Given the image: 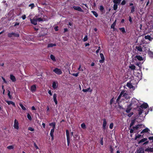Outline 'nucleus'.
I'll list each match as a JSON object with an SVG mask.
<instances>
[{
  "label": "nucleus",
  "mask_w": 153,
  "mask_h": 153,
  "mask_svg": "<svg viewBox=\"0 0 153 153\" xmlns=\"http://www.w3.org/2000/svg\"><path fill=\"white\" fill-rule=\"evenodd\" d=\"M137 82L134 79H132L129 82H127L126 86L131 91H134L137 88Z\"/></svg>",
  "instance_id": "1"
},
{
  "label": "nucleus",
  "mask_w": 153,
  "mask_h": 153,
  "mask_svg": "<svg viewBox=\"0 0 153 153\" xmlns=\"http://www.w3.org/2000/svg\"><path fill=\"white\" fill-rule=\"evenodd\" d=\"M43 21H44V20L42 16H40L39 15L35 16L33 19L30 18L31 23L34 25L37 24V22H40Z\"/></svg>",
  "instance_id": "2"
},
{
  "label": "nucleus",
  "mask_w": 153,
  "mask_h": 153,
  "mask_svg": "<svg viewBox=\"0 0 153 153\" xmlns=\"http://www.w3.org/2000/svg\"><path fill=\"white\" fill-rule=\"evenodd\" d=\"M122 97H123V99H126V100L129 99L130 97L127 92L125 91H122L121 92L117 99V101L119 100Z\"/></svg>",
  "instance_id": "3"
},
{
  "label": "nucleus",
  "mask_w": 153,
  "mask_h": 153,
  "mask_svg": "<svg viewBox=\"0 0 153 153\" xmlns=\"http://www.w3.org/2000/svg\"><path fill=\"white\" fill-rule=\"evenodd\" d=\"M139 102L135 98H133L132 100L131 103L129 105V106H134L137 105L138 106V103Z\"/></svg>",
  "instance_id": "4"
},
{
  "label": "nucleus",
  "mask_w": 153,
  "mask_h": 153,
  "mask_svg": "<svg viewBox=\"0 0 153 153\" xmlns=\"http://www.w3.org/2000/svg\"><path fill=\"white\" fill-rule=\"evenodd\" d=\"M53 71L58 75H60L62 73V72L61 70L60 69L57 68H56L54 69Z\"/></svg>",
  "instance_id": "5"
},
{
  "label": "nucleus",
  "mask_w": 153,
  "mask_h": 153,
  "mask_svg": "<svg viewBox=\"0 0 153 153\" xmlns=\"http://www.w3.org/2000/svg\"><path fill=\"white\" fill-rule=\"evenodd\" d=\"M14 128L17 130L19 129V124L17 120L15 119L14 121V123L13 125Z\"/></svg>",
  "instance_id": "6"
},
{
  "label": "nucleus",
  "mask_w": 153,
  "mask_h": 153,
  "mask_svg": "<svg viewBox=\"0 0 153 153\" xmlns=\"http://www.w3.org/2000/svg\"><path fill=\"white\" fill-rule=\"evenodd\" d=\"M138 129H137V126H135L133 127V129H131L130 130V132L131 133H132L134 132H139L140 131V130H139L138 131Z\"/></svg>",
  "instance_id": "7"
},
{
  "label": "nucleus",
  "mask_w": 153,
  "mask_h": 153,
  "mask_svg": "<svg viewBox=\"0 0 153 153\" xmlns=\"http://www.w3.org/2000/svg\"><path fill=\"white\" fill-rule=\"evenodd\" d=\"M73 8L75 10H77L78 11L81 12H83V10L81 8L79 7V6H74L73 7Z\"/></svg>",
  "instance_id": "8"
},
{
  "label": "nucleus",
  "mask_w": 153,
  "mask_h": 153,
  "mask_svg": "<svg viewBox=\"0 0 153 153\" xmlns=\"http://www.w3.org/2000/svg\"><path fill=\"white\" fill-rule=\"evenodd\" d=\"M103 123L102 125V128L103 130H105L106 127L107 122L105 119L104 118L103 119Z\"/></svg>",
  "instance_id": "9"
},
{
  "label": "nucleus",
  "mask_w": 153,
  "mask_h": 153,
  "mask_svg": "<svg viewBox=\"0 0 153 153\" xmlns=\"http://www.w3.org/2000/svg\"><path fill=\"white\" fill-rule=\"evenodd\" d=\"M100 57L101 58V59L100 60L99 62L101 63H102L105 60V58L104 55L102 53H100Z\"/></svg>",
  "instance_id": "10"
},
{
  "label": "nucleus",
  "mask_w": 153,
  "mask_h": 153,
  "mask_svg": "<svg viewBox=\"0 0 153 153\" xmlns=\"http://www.w3.org/2000/svg\"><path fill=\"white\" fill-rule=\"evenodd\" d=\"M10 78L11 80L13 82H15L16 81V79L15 77L13 74H10Z\"/></svg>",
  "instance_id": "11"
},
{
  "label": "nucleus",
  "mask_w": 153,
  "mask_h": 153,
  "mask_svg": "<svg viewBox=\"0 0 153 153\" xmlns=\"http://www.w3.org/2000/svg\"><path fill=\"white\" fill-rule=\"evenodd\" d=\"M140 107L142 108H146L148 107V105L147 103H143L140 105Z\"/></svg>",
  "instance_id": "12"
},
{
  "label": "nucleus",
  "mask_w": 153,
  "mask_h": 153,
  "mask_svg": "<svg viewBox=\"0 0 153 153\" xmlns=\"http://www.w3.org/2000/svg\"><path fill=\"white\" fill-rule=\"evenodd\" d=\"M36 90V85H33L31 86L30 90L33 93Z\"/></svg>",
  "instance_id": "13"
},
{
  "label": "nucleus",
  "mask_w": 153,
  "mask_h": 153,
  "mask_svg": "<svg viewBox=\"0 0 153 153\" xmlns=\"http://www.w3.org/2000/svg\"><path fill=\"white\" fill-rule=\"evenodd\" d=\"M149 129L147 128H146L142 130V131L140 132V134H142L143 133H148L149 132Z\"/></svg>",
  "instance_id": "14"
},
{
  "label": "nucleus",
  "mask_w": 153,
  "mask_h": 153,
  "mask_svg": "<svg viewBox=\"0 0 153 153\" xmlns=\"http://www.w3.org/2000/svg\"><path fill=\"white\" fill-rule=\"evenodd\" d=\"M145 151L147 152H153V148L148 147L145 150Z\"/></svg>",
  "instance_id": "15"
},
{
  "label": "nucleus",
  "mask_w": 153,
  "mask_h": 153,
  "mask_svg": "<svg viewBox=\"0 0 153 153\" xmlns=\"http://www.w3.org/2000/svg\"><path fill=\"white\" fill-rule=\"evenodd\" d=\"M52 87L54 89H56L57 87V82H53L52 83Z\"/></svg>",
  "instance_id": "16"
},
{
  "label": "nucleus",
  "mask_w": 153,
  "mask_h": 153,
  "mask_svg": "<svg viewBox=\"0 0 153 153\" xmlns=\"http://www.w3.org/2000/svg\"><path fill=\"white\" fill-rule=\"evenodd\" d=\"M5 101L8 105H12L14 106H15V104L12 101H8L6 100H5Z\"/></svg>",
  "instance_id": "17"
},
{
  "label": "nucleus",
  "mask_w": 153,
  "mask_h": 153,
  "mask_svg": "<svg viewBox=\"0 0 153 153\" xmlns=\"http://www.w3.org/2000/svg\"><path fill=\"white\" fill-rule=\"evenodd\" d=\"M57 95L56 94H54L53 95V101L55 102V104L56 105L57 103V101L56 100Z\"/></svg>",
  "instance_id": "18"
},
{
  "label": "nucleus",
  "mask_w": 153,
  "mask_h": 153,
  "mask_svg": "<svg viewBox=\"0 0 153 153\" xmlns=\"http://www.w3.org/2000/svg\"><path fill=\"white\" fill-rule=\"evenodd\" d=\"M137 151V153H144V149L142 147L139 148Z\"/></svg>",
  "instance_id": "19"
},
{
  "label": "nucleus",
  "mask_w": 153,
  "mask_h": 153,
  "mask_svg": "<svg viewBox=\"0 0 153 153\" xmlns=\"http://www.w3.org/2000/svg\"><path fill=\"white\" fill-rule=\"evenodd\" d=\"M145 38L146 39H148L149 41H152L153 39V38L151 37V36H150L148 35L146 36H145Z\"/></svg>",
  "instance_id": "20"
},
{
  "label": "nucleus",
  "mask_w": 153,
  "mask_h": 153,
  "mask_svg": "<svg viewBox=\"0 0 153 153\" xmlns=\"http://www.w3.org/2000/svg\"><path fill=\"white\" fill-rule=\"evenodd\" d=\"M136 49L138 51H139L140 52H141L142 51V49L141 46H136Z\"/></svg>",
  "instance_id": "21"
},
{
  "label": "nucleus",
  "mask_w": 153,
  "mask_h": 153,
  "mask_svg": "<svg viewBox=\"0 0 153 153\" xmlns=\"http://www.w3.org/2000/svg\"><path fill=\"white\" fill-rule=\"evenodd\" d=\"M135 58L139 61H142L143 60V58L140 56H136Z\"/></svg>",
  "instance_id": "22"
},
{
  "label": "nucleus",
  "mask_w": 153,
  "mask_h": 153,
  "mask_svg": "<svg viewBox=\"0 0 153 153\" xmlns=\"http://www.w3.org/2000/svg\"><path fill=\"white\" fill-rule=\"evenodd\" d=\"M137 127V128L139 130L141 128L145 127V126L144 125H143L142 124H139L136 126Z\"/></svg>",
  "instance_id": "23"
},
{
  "label": "nucleus",
  "mask_w": 153,
  "mask_h": 153,
  "mask_svg": "<svg viewBox=\"0 0 153 153\" xmlns=\"http://www.w3.org/2000/svg\"><path fill=\"white\" fill-rule=\"evenodd\" d=\"M56 46V44H55L50 43L48 45V48L52 47L53 46Z\"/></svg>",
  "instance_id": "24"
},
{
  "label": "nucleus",
  "mask_w": 153,
  "mask_h": 153,
  "mask_svg": "<svg viewBox=\"0 0 153 153\" xmlns=\"http://www.w3.org/2000/svg\"><path fill=\"white\" fill-rule=\"evenodd\" d=\"M122 0H113V2L114 4H119Z\"/></svg>",
  "instance_id": "25"
},
{
  "label": "nucleus",
  "mask_w": 153,
  "mask_h": 153,
  "mask_svg": "<svg viewBox=\"0 0 153 153\" xmlns=\"http://www.w3.org/2000/svg\"><path fill=\"white\" fill-rule=\"evenodd\" d=\"M92 91V90L91 89H90V88H88L87 89H83L82 90V91L85 92H87L88 91H90V92H91Z\"/></svg>",
  "instance_id": "26"
},
{
  "label": "nucleus",
  "mask_w": 153,
  "mask_h": 153,
  "mask_svg": "<svg viewBox=\"0 0 153 153\" xmlns=\"http://www.w3.org/2000/svg\"><path fill=\"white\" fill-rule=\"evenodd\" d=\"M131 106H129V105L128 106L127 108L126 109V112L127 113H129L130 112V110L131 109Z\"/></svg>",
  "instance_id": "27"
},
{
  "label": "nucleus",
  "mask_w": 153,
  "mask_h": 153,
  "mask_svg": "<svg viewBox=\"0 0 153 153\" xmlns=\"http://www.w3.org/2000/svg\"><path fill=\"white\" fill-rule=\"evenodd\" d=\"M135 7L134 6H131V13H133L135 11Z\"/></svg>",
  "instance_id": "28"
},
{
  "label": "nucleus",
  "mask_w": 153,
  "mask_h": 153,
  "mask_svg": "<svg viewBox=\"0 0 153 153\" xmlns=\"http://www.w3.org/2000/svg\"><path fill=\"white\" fill-rule=\"evenodd\" d=\"M116 20H115V21L111 25V28L114 29L115 27V26L116 24Z\"/></svg>",
  "instance_id": "29"
},
{
  "label": "nucleus",
  "mask_w": 153,
  "mask_h": 153,
  "mask_svg": "<svg viewBox=\"0 0 153 153\" xmlns=\"http://www.w3.org/2000/svg\"><path fill=\"white\" fill-rule=\"evenodd\" d=\"M91 12L93 13L96 17H98V15L96 12L94 11H92Z\"/></svg>",
  "instance_id": "30"
},
{
  "label": "nucleus",
  "mask_w": 153,
  "mask_h": 153,
  "mask_svg": "<svg viewBox=\"0 0 153 153\" xmlns=\"http://www.w3.org/2000/svg\"><path fill=\"white\" fill-rule=\"evenodd\" d=\"M14 146L13 145L9 146L7 147V149L9 150L13 149H14Z\"/></svg>",
  "instance_id": "31"
},
{
  "label": "nucleus",
  "mask_w": 153,
  "mask_h": 153,
  "mask_svg": "<svg viewBox=\"0 0 153 153\" xmlns=\"http://www.w3.org/2000/svg\"><path fill=\"white\" fill-rule=\"evenodd\" d=\"M19 105L22 110H26V108L24 107L22 103H20Z\"/></svg>",
  "instance_id": "32"
},
{
  "label": "nucleus",
  "mask_w": 153,
  "mask_h": 153,
  "mask_svg": "<svg viewBox=\"0 0 153 153\" xmlns=\"http://www.w3.org/2000/svg\"><path fill=\"white\" fill-rule=\"evenodd\" d=\"M49 125L51 126H52L53 127V128H55L56 124L54 122H53L51 123H50L49 124Z\"/></svg>",
  "instance_id": "33"
},
{
  "label": "nucleus",
  "mask_w": 153,
  "mask_h": 153,
  "mask_svg": "<svg viewBox=\"0 0 153 153\" xmlns=\"http://www.w3.org/2000/svg\"><path fill=\"white\" fill-rule=\"evenodd\" d=\"M129 68H131L132 70H134L135 68V66L133 65H131L129 66Z\"/></svg>",
  "instance_id": "34"
},
{
  "label": "nucleus",
  "mask_w": 153,
  "mask_h": 153,
  "mask_svg": "<svg viewBox=\"0 0 153 153\" xmlns=\"http://www.w3.org/2000/svg\"><path fill=\"white\" fill-rule=\"evenodd\" d=\"M66 134L67 139H70L69 138V133L68 130L66 131Z\"/></svg>",
  "instance_id": "35"
},
{
  "label": "nucleus",
  "mask_w": 153,
  "mask_h": 153,
  "mask_svg": "<svg viewBox=\"0 0 153 153\" xmlns=\"http://www.w3.org/2000/svg\"><path fill=\"white\" fill-rule=\"evenodd\" d=\"M54 129H55V128H53L52 129H51V132H50V134L51 136L53 135V133H54Z\"/></svg>",
  "instance_id": "36"
},
{
  "label": "nucleus",
  "mask_w": 153,
  "mask_h": 153,
  "mask_svg": "<svg viewBox=\"0 0 153 153\" xmlns=\"http://www.w3.org/2000/svg\"><path fill=\"white\" fill-rule=\"evenodd\" d=\"M81 127L83 129H85L86 128L85 125L84 123L81 124Z\"/></svg>",
  "instance_id": "37"
},
{
  "label": "nucleus",
  "mask_w": 153,
  "mask_h": 153,
  "mask_svg": "<svg viewBox=\"0 0 153 153\" xmlns=\"http://www.w3.org/2000/svg\"><path fill=\"white\" fill-rule=\"evenodd\" d=\"M118 8V5L116 4H114L113 6V9L114 10H116Z\"/></svg>",
  "instance_id": "38"
},
{
  "label": "nucleus",
  "mask_w": 153,
  "mask_h": 153,
  "mask_svg": "<svg viewBox=\"0 0 153 153\" xmlns=\"http://www.w3.org/2000/svg\"><path fill=\"white\" fill-rule=\"evenodd\" d=\"M50 58L51 59L53 60V61H55L56 60L55 57L54 56L52 55H50Z\"/></svg>",
  "instance_id": "39"
},
{
  "label": "nucleus",
  "mask_w": 153,
  "mask_h": 153,
  "mask_svg": "<svg viewBox=\"0 0 153 153\" xmlns=\"http://www.w3.org/2000/svg\"><path fill=\"white\" fill-rule=\"evenodd\" d=\"M135 120H131L130 126V127L134 125L135 122Z\"/></svg>",
  "instance_id": "40"
},
{
  "label": "nucleus",
  "mask_w": 153,
  "mask_h": 153,
  "mask_svg": "<svg viewBox=\"0 0 153 153\" xmlns=\"http://www.w3.org/2000/svg\"><path fill=\"white\" fill-rule=\"evenodd\" d=\"M14 34H15L14 33H9L8 34V36L9 37H11L13 36Z\"/></svg>",
  "instance_id": "41"
},
{
  "label": "nucleus",
  "mask_w": 153,
  "mask_h": 153,
  "mask_svg": "<svg viewBox=\"0 0 153 153\" xmlns=\"http://www.w3.org/2000/svg\"><path fill=\"white\" fill-rule=\"evenodd\" d=\"M146 140H147V139H146V138H143V139H142L139 141V143L144 142L145 141H146Z\"/></svg>",
  "instance_id": "42"
},
{
  "label": "nucleus",
  "mask_w": 153,
  "mask_h": 153,
  "mask_svg": "<svg viewBox=\"0 0 153 153\" xmlns=\"http://www.w3.org/2000/svg\"><path fill=\"white\" fill-rule=\"evenodd\" d=\"M8 96L9 98L10 99H12V96L10 94V92L9 91H8V93H7Z\"/></svg>",
  "instance_id": "43"
},
{
  "label": "nucleus",
  "mask_w": 153,
  "mask_h": 153,
  "mask_svg": "<svg viewBox=\"0 0 153 153\" xmlns=\"http://www.w3.org/2000/svg\"><path fill=\"white\" fill-rule=\"evenodd\" d=\"M120 30L123 33H124L126 32L125 29L123 27L120 28Z\"/></svg>",
  "instance_id": "44"
},
{
  "label": "nucleus",
  "mask_w": 153,
  "mask_h": 153,
  "mask_svg": "<svg viewBox=\"0 0 153 153\" xmlns=\"http://www.w3.org/2000/svg\"><path fill=\"white\" fill-rule=\"evenodd\" d=\"M88 40V36L87 35L85 36V37L83 39V41L84 42H85Z\"/></svg>",
  "instance_id": "45"
},
{
  "label": "nucleus",
  "mask_w": 153,
  "mask_h": 153,
  "mask_svg": "<svg viewBox=\"0 0 153 153\" xmlns=\"http://www.w3.org/2000/svg\"><path fill=\"white\" fill-rule=\"evenodd\" d=\"M27 117L28 119L29 120H31L32 118H31V116L29 114H27Z\"/></svg>",
  "instance_id": "46"
},
{
  "label": "nucleus",
  "mask_w": 153,
  "mask_h": 153,
  "mask_svg": "<svg viewBox=\"0 0 153 153\" xmlns=\"http://www.w3.org/2000/svg\"><path fill=\"white\" fill-rule=\"evenodd\" d=\"M28 130H29L31 131H34V129L33 128L31 127H29L28 128Z\"/></svg>",
  "instance_id": "47"
},
{
  "label": "nucleus",
  "mask_w": 153,
  "mask_h": 153,
  "mask_svg": "<svg viewBox=\"0 0 153 153\" xmlns=\"http://www.w3.org/2000/svg\"><path fill=\"white\" fill-rule=\"evenodd\" d=\"M29 7H30L31 9H32L34 7V4H30L29 5Z\"/></svg>",
  "instance_id": "48"
},
{
  "label": "nucleus",
  "mask_w": 153,
  "mask_h": 153,
  "mask_svg": "<svg viewBox=\"0 0 153 153\" xmlns=\"http://www.w3.org/2000/svg\"><path fill=\"white\" fill-rule=\"evenodd\" d=\"M113 125H114V124H113V123H111L110 124V126H109L110 128L111 129H112L113 128Z\"/></svg>",
  "instance_id": "49"
},
{
  "label": "nucleus",
  "mask_w": 153,
  "mask_h": 153,
  "mask_svg": "<svg viewBox=\"0 0 153 153\" xmlns=\"http://www.w3.org/2000/svg\"><path fill=\"white\" fill-rule=\"evenodd\" d=\"M141 136V135L140 134H138L136 135L135 139H137V138H140Z\"/></svg>",
  "instance_id": "50"
},
{
  "label": "nucleus",
  "mask_w": 153,
  "mask_h": 153,
  "mask_svg": "<svg viewBox=\"0 0 153 153\" xmlns=\"http://www.w3.org/2000/svg\"><path fill=\"white\" fill-rule=\"evenodd\" d=\"M99 9L101 11H102L104 10V7L103 6H100Z\"/></svg>",
  "instance_id": "51"
},
{
  "label": "nucleus",
  "mask_w": 153,
  "mask_h": 153,
  "mask_svg": "<svg viewBox=\"0 0 153 153\" xmlns=\"http://www.w3.org/2000/svg\"><path fill=\"white\" fill-rule=\"evenodd\" d=\"M100 144L102 145H103V138L102 137L101 138V139L100 141Z\"/></svg>",
  "instance_id": "52"
},
{
  "label": "nucleus",
  "mask_w": 153,
  "mask_h": 153,
  "mask_svg": "<svg viewBox=\"0 0 153 153\" xmlns=\"http://www.w3.org/2000/svg\"><path fill=\"white\" fill-rule=\"evenodd\" d=\"M78 137V139H79V137L77 134H75L74 135V137L75 139L77 140V137Z\"/></svg>",
  "instance_id": "53"
},
{
  "label": "nucleus",
  "mask_w": 153,
  "mask_h": 153,
  "mask_svg": "<svg viewBox=\"0 0 153 153\" xmlns=\"http://www.w3.org/2000/svg\"><path fill=\"white\" fill-rule=\"evenodd\" d=\"M126 3V1L125 0H123L121 3V4L122 5H125Z\"/></svg>",
  "instance_id": "54"
},
{
  "label": "nucleus",
  "mask_w": 153,
  "mask_h": 153,
  "mask_svg": "<svg viewBox=\"0 0 153 153\" xmlns=\"http://www.w3.org/2000/svg\"><path fill=\"white\" fill-rule=\"evenodd\" d=\"M143 110L142 109L140 110L139 111V114L140 115L143 113Z\"/></svg>",
  "instance_id": "55"
},
{
  "label": "nucleus",
  "mask_w": 153,
  "mask_h": 153,
  "mask_svg": "<svg viewBox=\"0 0 153 153\" xmlns=\"http://www.w3.org/2000/svg\"><path fill=\"white\" fill-rule=\"evenodd\" d=\"M1 78H2V79H3V81L4 83H7V81L5 80V79L3 77H2Z\"/></svg>",
  "instance_id": "56"
},
{
  "label": "nucleus",
  "mask_w": 153,
  "mask_h": 153,
  "mask_svg": "<svg viewBox=\"0 0 153 153\" xmlns=\"http://www.w3.org/2000/svg\"><path fill=\"white\" fill-rule=\"evenodd\" d=\"M79 73H74L72 74V75H73L74 76H78V75Z\"/></svg>",
  "instance_id": "57"
},
{
  "label": "nucleus",
  "mask_w": 153,
  "mask_h": 153,
  "mask_svg": "<svg viewBox=\"0 0 153 153\" xmlns=\"http://www.w3.org/2000/svg\"><path fill=\"white\" fill-rule=\"evenodd\" d=\"M47 114H49L48 111H49V108L48 106H47Z\"/></svg>",
  "instance_id": "58"
},
{
  "label": "nucleus",
  "mask_w": 153,
  "mask_h": 153,
  "mask_svg": "<svg viewBox=\"0 0 153 153\" xmlns=\"http://www.w3.org/2000/svg\"><path fill=\"white\" fill-rule=\"evenodd\" d=\"M100 47H99L98 49L96 51L97 53H99V52L100 51Z\"/></svg>",
  "instance_id": "59"
},
{
  "label": "nucleus",
  "mask_w": 153,
  "mask_h": 153,
  "mask_svg": "<svg viewBox=\"0 0 153 153\" xmlns=\"http://www.w3.org/2000/svg\"><path fill=\"white\" fill-rule=\"evenodd\" d=\"M22 18L23 19H25L26 18V15H23L22 16Z\"/></svg>",
  "instance_id": "60"
},
{
  "label": "nucleus",
  "mask_w": 153,
  "mask_h": 153,
  "mask_svg": "<svg viewBox=\"0 0 153 153\" xmlns=\"http://www.w3.org/2000/svg\"><path fill=\"white\" fill-rule=\"evenodd\" d=\"M14 34H15L13 35V36H14L19 37V35L18 34L15 33H14Z\"/></svg>",
  "instance_id": "61"
},
{
  "label": "nucleus",
  "mask_w": 153,
  "mask_h": 153,
  "mask_svg": "<svg viewBox=\"0 0 153 153\" xmlns=\"http://www.w3.org/2000/svg\"><path fill=\"white\" fill-rule=\"evenodd\" d=\"M133 113H130L129 114H128V116L129 117H131L132 115H133Z\"/></svg>",
  "instance_id": "62"
},
{
  "label": "nucleus",
  "mask_w": 153,
  "mask_h": 153,
  "mask_svg": "<svg viewBox=\"0 0 153 153\" xmlns=\"http://www.w3.org/2000/svg\"><path fill=\"white\" fill-rule=\"evenodd\" d=\"M48 93L51 95V96L52 95V94L51 92V91L50 90H49L48 91Z\"/></svg>",
  "instance_id": "63"
},
{
  "label": "nucleus",
  "mask_w": 153,
  "mask_h": 153,
  "mask_svg": "<svg viewBox=\"0 0 153 153\" xmlns=\"http://www.w3.org/2000/svg\"><path fill=\"white\" fill-rule=\"evenodd\" d=\"M149 139L150 140H152L153 142V137H149Z\"/></svg>",
  "instance_id": "64"
}]
</instances>
